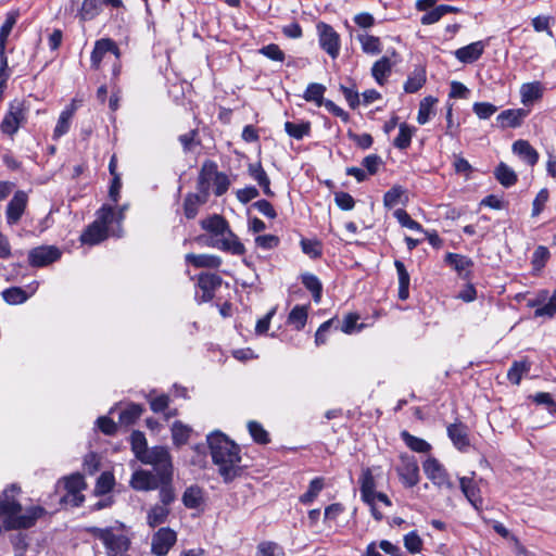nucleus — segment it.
<instances>
[{
	"label": "nucleus",
	"mask_w": 556,
	"mask_h": 556,
	"mask_svg": "<svg viewBox=\"0 0 556 556\" xmlns=\"http://www.w3.org/2000/svg\"><path fill=\"white\" fill-rule=\"evenodd\" d=\"M222 282L219 276L215 274H201L199 276V287L203 291V301H208L213 298V290Z\"/></svg>",
	"instance_id": "30"
},
{
	"label": "nucleus",
	"mask_w": 556,
	"mask_h": 556,
	"mask_svg": "<svg viewBox=\"0 0 556 556\" xmlns=\"http://www.w3.org/2000/svg\"><path fill=\"white\" fill-rule=\"evenodd\" d=\"M109 236H111V232L108 231V228H105L103 225L100 224V222L94 220L81 235L80 240L83 243L86 244H98L104 239H106Z\"/></svg>",
	"instance_id": "23"
},
{
	"label": "nucleus",
	"mask_w": 556,
	"mask_h": 556,
	"mask_svg": "<svg viewBox=\"0 0 556 556\" xmlns=\"http://www.w3.org/2000/svg\"><path fill=\"white\" fill-rule=\"evenodd\" d=\"M75 109V105L71 104L68 108L61 112L55 128L53 130V139H59L68 131L71 126V119L74 115Z\"/></svg>",
	"instance_id": "32"
},
{
	"label": "nucleus",
	"mask_w": 556,
	"mask_h": 556,
	"mask_svg": "<svg viewBox=\"0 0 556 556\" xmlns=\"http://www.w3.org/2000/svg\"><path fill=\"white\" fill-rule=\"evenodd\" d=\"M392 67L393 63L391 62L389 56H382L381 59L374 63L371 67V75L378 85H384L387 78L391 74Z\"/></svg>",
	"instance_id": "28"
},
{
	"label": "nucleus",
	"mask_w": 556,
	"mask_h": 556,
	"mask_svg": "<svg viewBox=\"0 0 556 556\" xmlns=\"http://www.w3.org/2000/svg\"><path fill=\"white\" fill-rule=\"evenodd\" d=\"M394 216L396 217L397 222L403 226L410 230L421 231L422 227L419 223L412 219V217L407 214L404 210H396L394 212Z\"/></svg>",
	"instance_id": "56"
},
{
	"label": "nucleus",
	"mask_w": 556,
	"mask_h": 556,
	"mask_svg": "<svg viewBox=\"0 0 556 556\" xmlns=\"http://www.w3.org/2000/svg\"><path fill=\"white\" fill-rule=\"evenodd\" d=\"M20 489L15 485L3 491L0 501V516H4L3 526L7 530L28 529L46 514L41 506H29L25 509L15 500Z\"/></svg>",
	"instance_id": "2"
},
{
	"label": "nucleus",
	"mask_w": 556,
	"mask_h": 556,
	"mask_svg": "<svg viewBox=\"0 0 556 556\" xmlns=\"http://www.w3.org/2000/svg\"><path fill=\"white\" fill-rule=\"evenodd\" d=\"M212 185L214 187V194L216 197H220L227 192L230 186V180L226 174L218 172Z\"/></svg>",
	"instance_id": "58"
},
{
	"label": "nucleus",
	"mask_w": 556,
	"mask_h": 556,
	"mask_svg": "<svg viewBox=\"0 0 556 556\" xmlns=\"http://www.w3.org/2000/svg\"><path fill=\"white\" fill-rule=\"evenodd\" d=\"M185 258L197 268H218L222 265V258L213 254L189 253Z\"/></svg>",
	"instance_id": "26"
},
{
	"label": "nucleus",
	"mask_w": 556,
	"mask_h": 556,
	"mask_svg": "<svg viewBox=\"0 0 556 556\" xmlns=\"http://www.w3.org/2000/svg\"><path fill=\"white\" fill-rule=\"evenodd\" d=\"M528 115V111L523 109L505 110L498 116L497 121L502 123L503 127H518L523 118Z\"/></svg>",
	"instance_id": "29"
},
{
	"label": "nucleus",
	"mask_w": 556,
	"mask_h": 556,
	"mask_svg": "<svg viewBox=\"0 0 556 556\" xmlns=\"http://www.w3.org/2000/svg\"><path fill=\"white\" fill-rule=\"evenodd\" d=\"M326 91V87L321 84L317 83H311L304 94L303 98L308 102H314L316 105L320 106L324 102V93Z\"/></svg>",
	"instance_id": "38"
},
{
	"label": "nucleus",
	"mask_w": 556,
	"mask_h": 556,
	"mask_svg": "<svg viewBox=\"0 0 556 556\" xmlns=\"http://www.w3.org/2000/svg\"><path fill=\"white\" fill-rule=\"evenodd\" d=\"M248 429L255 442L261 444H265L268 442V433L258 422L250 421L248 424Z\"/></svg>",
	"instance_id": "59"
},
{
	"label": "nucleus",
	"mask_w": 556,
	"mask_h": 556,
	"mask_svg": "<svg viewBox=\"0 0 556 556\" xmlns=\"http://www.w3.org/2000/svg\"><path fill=\"white\" fill-rule=\"evenodd\" d=\"M200 225L203 230L210 232L214 237L213 239L224 235L230 228L228 222L218 214H214L202 219Z\"/></svg>",
	"instance_id": "22"
},
{
	"label": "nucleus",
	"mask_w": 556,
	"mask_h": 556,
	"mask_svg": "<svg viewBox=\"0 0 556 556\" xmlns=\"http://www.w3.org/2000/svg\"><path fill=\"white\" fill-rule=\"evenodd\" d=\"M414 129L407 124L403 123L399 127V135L394 139V146L397 149L404 150L410 146Z\"/></svg>",
	"instance_id": "46"
},
{
	"label": "nucleus",
	"mask_w": 556,
	"mask_h": 556,
	"mask_svg": "<svg viewBox=\"0 0 556 556\" xmlns=\"http://www.w3.org/2000/svg\"><path fill=\"white\" fill-rule=\"evenodd\" d=\"M102 11L100 0H84L78 16L81 21H91L96 18Z\"/></svg>",
	"instance_id": "35"
},
{
	"label": "nucleus",
	"mask_w": 556,
	"mask_h": 556,
	"mask_svg": "<svg viewBox=\"0 0 556 556\" xmlns=\"http://www.w3.org/2000/svg\"><path fill=\"white\" fill-rule=\"evenodd\" d=\"M324 488V480L315 478L311 481L308 490L301 495L300 501L303 504H311Z\"/></svg>",
	"instance_id": "50"
},
{
	"label": "nucleus",
	"mask_w": 556,
	"mask_h": 556,
	"mask_svg": "<svg viewBox=\"0 0 556 556\" xmlns=\"http://www.w3.org/2000/svg\"><path fill=\"white\" fill-rule=\"evenodd\" d=\"M211 245L223 252L230 253L232 255H243L245 253V247L240 241L239 237L229 228L224 235L213 239Z\"/></svg>",
	"instance_id": "11"
},
{
	"label": "nucleus",
	"mask_w": 556,
	"mask_h": 556,
	"mask_svg": "<svg viewBox=\"0 0 556 556\" xmlns=\"http://www.w3.org/2000/svg\"><path fill=\"white\" fill-rule=\"evenodd\" d=\"M217 170V165L213 161H205L200 169L199 177H198V190L200 192H205L207 195H210V189L211 185L213 184Z\"/></svg>",
	"instance_id": "20"
},
{
	"label": "nucleus",
	"mask_w": 556,
	"mask_h": 556,
	"mask_svg": "<svg viewBox=\"0 0 556 556\" xmlns=\"http://www.w3.org/2000/svg\"><path fill=\"white\" fill-rule=\"evenodd\" d=\"M424 471L427 478L438 488L453 489L454 484L445 468L434 457H428L424 464Z\"/></svg>",
	"instance_id": "8"
},
{
	"label": "nucleus",
	"mask_w": 556,
	"mask_h": 556,
	"mask_svg": "<svg viewBox=\"0 0 556 556\" xmlns=\"http://www.w3.org/2000/svg\"><path fill=\"white\" fill-rule=\"evenodd\" d=\"M279 242V238L275 235H261L255 238V244L263 250L275 249Z\"/></svg>",
	"instance_id": "62"
},
{
	"label": "nucleus",
	"mask_w": 556,
	"mask_h": 556,
	"mask_svg": "<svg viewBox=\"0 0 556 556\" xmlns=\"http://www.w3.org/2000/svg\"><path fill=\"white\" fill-rule=\"evenodd\" d=\"M435 103L437 99L432 97H426L424 100L420 101L417 115V122L420 125L426 124L430 119Z\"/></svg>",
	"instance_id": "47"
},
{
	"label": "nucleus",
	"mask_w": 556,
	"mask_h": 556,
	"mask_svg": "<svg viewBox=\"0 0 556 556\" xmlns=\"http://www.w3.org/2000/svg\"><path fill=\"white\" fill-rule=\"evenodd\" d=\"M67 493H79L86 489L87 484L80 473H73L63 479Z\"/></svg>",
	"instance_id": "49"
},
{
	"label": "nucleus",
	"mask_w": 556,
	"mask_h": 556,
	"mask_svg": "<svg viewBox=\"0 0 556 556\" xmlns=\"http://www.w3.org/2000/svg\"><path fill=\"white\" fill-rule=\"evenodd\" d=\"M212 460L225 482L232 481L241 472L240 447L219 431L207 435Z\"/></svg>",
	"instance_id": "1"
},
{
	"label": "nucleus",
	"mask_w": 556,
	"mask_h": 556,
	"mask_svg": "<svg viewBox=\"0 0 556 556\" xmlns=\"http://www.w3.org/2000/svg\"><path fill=\"white\" fill-rule=\"evenodd\" d=\"M18 14L10 12L7 14V18L3 25L0 27V50H5L7 39L16 24Z\"/></svg>",
	"instance_id": "48"
},
{
	"label": "nucleus",
	"mask_w": 556,
	"mask_h": 556,
	"mask_svg": "<svg viewBox=\"0 0 556 556\" xmlns=\"http://www.w3.org/2000/svg\"><path fill=\"white\" fill-rule=\"evenodd\" d=\"M319 45L332 59H336L340 52V36L332 26L320 22L316 26Z\"/></svg>",
	"instance_id": "9"
},
{
	"label": "nucleus",
	"mask_w": 556,
	"mask_h": 556,
	"mask_svg": "<svg viewBox=\"0 0 556 556\" xmlns=\"http://www.w3.org/2000/svg\"><path fill=\"white\" fill-rule=\"evenodd\" d=\"M127 205H123L117 212L109 205H103L97 214V222H100L113 237H121V224L125 217Z\"/></svg>",
	"instance_id": "6"
},
{
	"label": "nucleus",
	"mask_w": 556,
	"mask_h": 556,
	"mask_svg": "<svg viewBox=\"0 0 556 556\" xmlns=\"http://www.w3.org/2000/svg\"><path fill=\"white\" fill-rule=\"evenodd\" d=\"M130 443L131 450L138 459L149 450L147 447L146 437L140 431H134L131 433Z\"/></svg>",
	"instance_id": "51"
},
{
	"label": "nucleus",
	"mask_w": 556,
	"mask_h": 556,
	"mask_svg": "<svg viewBox=\"0 0 556 556\" xmlns=\"http://www.w3.org/2000/svg\"><path fill=\"white\" fill-rule=\"evenodd\" d=\"M169 508L165 505L155 504L147 515V522L151 528H155L167 520Z\"/></svg>",
	"instance_id": "33"
},
{
	"label": "nucleus",
	"mask_w": 556,
	"mask_h": 556,
	"mask_svg": "<svg viewBox=\"0 0 556 556\" xmlns=\"http://www.w3.org/2000/svg\"><path fill=\"white\" fill-rule=\"evenodd\" d=\"M544 93V86L541 81L525 83L520 87V101L523 105H531L539 101Z\"/></svg>",
	"instance_id": "21"
},
{
	"label": "nucleus",
	"mask_w": 556,
	"mask_h": 556,
	"mask_svg": "<svg viewBox=\"0 0 556 556\" xmlns=\"http://www.w3.org/2000/svg\"><path fill=\"white\" fill-rule=\"evenodd\" d=\"M425 81V72L422 70L415 71L414 74L406 80L404 89L409 93L416 92L424 86Z\"/></svg>",
	"instance_id": "52"
},
{
	"label": "nucleus",
	"mask_w": 556,
	"mask_h": 556,
	"mask_svg": "<svg viewBox=\"0 0 556 556\" xmlns=\"http://www.w3.org/2000/svg\"><path fill=\"white\" fill-rule=\"evenodd\" d=\"M307 320V306L296 305L292 308L288 316V323L296 330L304 328Z\"/></svg>",
	"instance_id": "40"
},
{
	"label": "nucleus",
	"mask_w": 556,
	"mask_h": 556,
	"mask_svg": "<svg viewBox=\"0 0 556 556\" xmlns=\"http://www.w3.org/2000/svg\"><path fill=\"white\" fill-rule=\"evenodd\" d=\"M494 175L500 184L506 188L511 187L517 181V175L513 168L505 163H500L494 170Z\"/></svg>",
	"instance_id": "36"
},
{
	"label": "nucleus",
	"mask_w": 556,
	"mask_h": 556,
	"mask_svg": "<svg viewBox=\"0 0 556 556\" xmlns=\"http://www.w3.org/2000/svg\"><path fill=\"white\" fill-rule=\"evenodd\" d=\"M161 478L159 473H153L149 470H137L132 473L130 485L137 491H151L160 486Z\"/></svg>",
	"instance_id": "14"
},
{
	"label": "nucleus",
	"mask_w": 556,
	"mask_h": 556,
	"mask_svg": "<svg viewBox=\"0 0 556 556\" xmlns=\"http://www.w3.org/2000/svg\"><path fill=\"white\" fill-rule=\"evenodd\" d=\"M401 438L405 444L416 453H428L431 450V445L424 439L417 438L407 431L401 432Z\"/></svg>",
	"instance_id": "37"
},
{
	"label": "nucleus",
	"mask_w": 556,
	"mask_h": 556,
	"mask_svg": "<svg viewBox=\"0 0 556 556\" xmlns=\"http://www.w3.org/2000/svg\"><path fill=\"white\" fill-rule=\"evenodd\" d=\"M115 479L113 473H111L110 471H104L100 475V477L97 480L94 493L97 495H104L113 489Z\"/></svg>",
	"instance_id": "45"
},
{
	"label": "nucleus",
	"mask_w": 556,
	"mask_h": 556,
	"mask_svg": "<svg viewBox=\"0 0 556 556\" xmlns=\"http://www.w3.org/2000/svg\"><path fill=\"white\" fill-rule=\"evenodd\" d=\"M513 152L531 166L535 165L539 161L538 151L527 140L520 139L515 141L513 143Z\"/></svg>",
	"instance_id": "24"
},
{
	"label": "nucleus",
	"mask_w": 556,
	"mask_h": 556,
	"mask_svg": "<svg viewBox=\"0 0 556 556\" xmlns=\"http://www.w3.org/2000/svg\"><path fill=\"white\" fill-rule=\"evenodd\" d=\"M142 414V408L138 404H131L119 414V421L124 425L134 424Z\"/></svg>",
	"instance_id": "53"
},
{
	"label": "nucleus",
	"mask_w": 556,
	"mask_h": 556,
	"mask_svg": "<svg viewBox=\"0 0 556 556\" xmlns=\"http://www.w3.org/2000/svg\"><path fill=\"white\" fill-rule=\"evenodd\" d=\"M29 105L24 100L10 102L7 113L0 123V131L13 138L18 129L27 122Z\"/></svg>",
	"instance_id": "4"
},
{
	"label": "nucleus",
	"mask_w": 556,
	"mask_h": 556,
	"mask_svg": "<svg viewBox=\"0 0 556 556\" xmlns=\"http://www.w3.org/2000/svg\"><path fill=\"white\" fill-rule=\"evenodd\" d=\"M357 39L362 46L363 52L377 55L382 51V45L379 37L369 34H359Z\"/></svg>",
	"instance_id": "34"
},
{
	"label": "nucleus",
	"mask_w": 556,
	"mask_h": 556,
	"mask_svg": "<svg viewBox=\"0 0 556 556\" xmlns=\"http://www.w3.org/2000/svg\"><path fill=\"white\" fill-rule=\"evenodd\" d=\"M400 465L396 467V471L400 479L405 488L415 486L419 480V466L415 457L409 455H401Z\"/></svg>",
	"instance_id": "10"
},
{
	"label": "nucleus",
	"mask_w": 556,
	"mask_h": 556,
	"mask_svg": "<svg viewBox=\"0 0 556 556\" xmlns=\"http://www.w3.org/2000/svg\"><path fill=\"white\" fill-rule=\"evenodd\" d=\"M208 199L207 193H189L185 198L184 211L187 218H194L198 214L199 207L203 205Z\"/></svg>",
	"instance_id": "27"
},
{
	"label": "nucleus",
	"mask_w": 556,
	"mask_h": 556,
	"mask_svg": "<svg viewBox=\"0 0 556 556\" xmlns=\"http://www.w3.org/2000/svg\"><path fill=\"white\" fill-rule=\"evenodd\" d=\"M139 460L146 465H151L159 473L161 481L173 480V463L168 450L164 446H153L149 448Z\"/></svg>",
	"instance_id": "5"
},
{
	"label": "nucleus",
	"mask_w": 556,
	"mask_h": 556,
	"mask_svg": "<svg viewBox=\"0 0 556 556\" xmlns=\"http://www.w3.org/2000/svg\"><path fill=\"white\" fill-rule=\"evenodd\" d=\"M190 428L180 421L174 422L172 427L173 441L177 445L185 444L189 439Z\"/></svg>",
	"instance_id": "54"
},
{
	"label": "nucleus",
	"mask_w": 556,
	"mask_h": 556,
	"mask_svg": "<svg viewBox=\"0 0 556 556\" xmlns=\"http://www.w3.org/2000/svg\"><path fill=\"white\" fill-rule=\"evenodd\" d=\"M176 532L169 528H161L152 538V553L156 556H165L176 543Z\"/></svg>",
	"instance_id": "13"
},
{
	"label": "nucleus",
	"mask_w": 556,
	"mask_h": 556,
	"mask_svg": "<svg viewBox=\"0 0 556 556\" xmlns=\"http://www.w3.org/2000/svg\"><path fill=\"white\" fill-rule=\"evenodd\" d=\"M257 556H285V552L277 543L262 542L257 546Z\"/></svg>",
	"instance_id": "55"
},
{
	"label": "nucleus",
	"mask_w": 556,
	"mask_h": 556,
	"mask_svg": "<svg viewBox=\"0 0 556 556\" xmlns=\"http://www.w3.org/2000/svg\"><path fill=\"white\" fill-rule=\"evenodd\" d=\"M302 283L312 292L314 301L318 303L321 299L323 290L319 279L313 274H305L302 276Z\"/></svg>",
	"instance_id": "44"
},
{
	"label": "nucleus",
	"mask_w": 556,
	"mask_h": 556,
	"mask_svg": "<svg viewBox=\"0 0 556 556\" xmlns=\"http://www.w3.org/2000/svg\"><path fill=\"white\" fill-rule=\"evenodd\" d=\"M445 263L448 264L457 273L458 277L464 280H469L473 262L471 258L456 253H447Z\"/></svg>",
	"instance_id": "17"
},
{
	"label": "nucleus",
	"mask_w": 556,
	"mask_h": 556,
	"mask_svg": "<svg viewBox=\"0 0 556 556\" xmlns=\"http://www.w3.org/2000/svg\"><path fill=\"white\" fill-rule=\"evenodd\" d=\"M472 476H475V472H472ZM459 488L472 507L479 509L482 506L481 491L473 477H460Z\"/></svg>",
	"instance_id": "16"
},
{
	"label": "nucleus",
	"mask_w": 556,
	"mask_h": 556,
	"mask_svg": "<svg viewBox=\"0 0 556 556\" xmlns=\"http://www.w3.org/2000/svg\"><path fill=\"white\" fill-rule=\"evenodd\" d=\"M160 505H165L166 507L169 506V504L175 500V493L172 488V480H168L167 482L161 481L160 482Z\"/></svg>",
	"instance_id": "57"
},
{
	"label": "nucleus",
	"mask_w": 556,
	"mask_h": 556,
	"mask_svg": "<svg viewBox=\"0 0 556 556\" xmlns=\"http://www.w3.org/2000/svg\"><path fill=\"white\" fill-rule=\"evenodd\" d=\"M403 189L399 186L392 187L383 197V203L387 207L391 208L400 203Z\"/></svg>",
	"instance_id": "63"
},
{
	"label": "nucleus",
	"mask_w": 556,
	"mask_h": 556,
	"mask_svg": "<svg viewBox=\"0 0 556 556\" xmlns=\"http://www.w3.org/2000/svg\"><path fill=\"white\" fill-rule=\"evenodd\" d=\"M361 494L363 501L370 506L371 514L377 520L383 518V513L376 507L375 479L369 468H365L359 477Z\"/></svg>",
	"instance_id": "7"
},
{
	"label": "nucleus",
	"mask_w": 556,
	"mask_h": 556,
	"mask_svg": "<svg viewBox=\"0 0 556 556\" xmlns=\"http://www.w3.org/2000/svg\"><path fill=\"white\" fill-rule=\"evenodd\" d=\"M28 203V195L25 191L18 190L7 205L5 218L9 226L20 222Z\"/></svg>",
	"instance_id": "12"
},
{
	"label": "nucleus",
	"mask_w": 556,
	"mask_h": 556,
	"mask_svg": "<svg viewBox=\"0 0 556 556\" xmlns=\"http://www.w3.org/2000/svg\"><path fill=\"white\" fill-rule=\"evenodd\" d=\"M448 438L459 451H464L469 446L468 430L462 424H452L447 427Z\"/></svg>",
	"instance_id": "25"
},
{
	"label": "nucleus",
	"mask_w": 556,
	"mask_h": 556,
	"mask_svg": "<svg viewBox=\"0 0 556 556\" xmlns=\"http://www.w3.org/2000/svg\"><path fill=\"white\" fill-rule=\"evenodd\" d=\"M549 258V251L546 247L539 245L532 255V265L535 269H541L545 266Z\"/></svg>",
	"instance_id": "61"
},
{
	"label": "nucleus",
	"mask_w": 556,
	"mask_h": 556,
	"mask_svg": "<svg viewBox=\"0 0 556 556\" xmlns=\"http://www.w3.org/2000/svg\"><path fill=\"white\" fill-rule=\"evenodd\" d=\"M89 532L102 541L109 556H124L130 546L129 538L114 528H90Z\"/></svg>",
	"instance_id": "3"
},
{
	"label": "nucleus",
	"mask_w": 556,
	"mask_h": 556,
	"mask_svg": "<svg viewBox=\"0 0 556 556\" xmlns=\"http://www.w3.org/2000/svg\"><path fill=\"white\" fill-rule=\"evenodd\" d=\"M404 545L408 552L416 554L421 551L422 540L415 531H412L404 536Z\"/></svg>",
	"instance_id": "60"
},
{
	"label": "nucleus",
	"mask_w": 556,
	"mask_h": 556,
	"mask_svg": "<svg viewBox=\"0 0 556 556\" xmlns=\"http://www.w3.org/2000/svg\"><path fill=\"white\" fill-rule=\"evenodd\" d=\"M285 130L290 137L296 139V140H301L305 136L309 135L311 124H309V122H302L299 124L292 123V122H286Z\"/></svg>",
	"instance_id": "41"
},
{
	"label": "nucleus",
	"mask_w": 556,
	"mask_h": 556,
	"mask_svg": "<svg viewBox=\"0 0 556 556\" xmlns=\"http://www.w3.org/2000/svg\"><path fill=\"white\" fill-rule=\"evenodd\" d=\"M202 491L198 486L188 488L182 495V503L187 508H198L202 503Z\"/></svg>",
	"instance_id": "43"
},
{
	"label": "nucleus",
	"mask_w": 556,
	"mask_h": 556,
	"mask_svg": "<svg viewBox=\"0 0 556 556\" xmlns=\"http://www.w3.org/2000/svg\"><path fill=\"white\" fill-rule=\"evenodd\" d=\"M109 52L114 54L116 58L118 56L119 51L115 42L109 38L98 40L91 53L92 67L98 68L105 54Z\"/></svg>",
	"instance_id": "19"
},
{
	"label": "nucleus",
	"mask_w": 556,
	"mask_h": 556,
	"mask_svg": "<svg viewBox=\"0 0 556 556\" xmlns=\"http://www.w3.org/2000/svg\"><path fill=\"white\" fill-rule=\"evenodd\" d=\"M30 294L26 293L25 290L18 287L8 288L2 291L3 300L11 305L24 303Z\"/></svg>",
	"instance_id": "42"
},
{
	"label": "nucleus",
	"mask_w": 556,
	"mask_h": 556,
	"mask_svg": "<svg viewBox=\"0 0 556 556\" xmlns=\"http://www.w3.org/2000/svg\"><path fill=\"white\" fill-rule=\"evenodd\" d=\"M555 313H556V290L554 291V294L548 299V302L545 305L538 307L535 309L534 315L536 317H541V316L552 317V316H554Z\"/></svg>",
	"instance_id": "64"
},
{
	"label": "nucleus",
	"mask_w": 556,
	"mask_h": 556,
	"mask_svg": "<svg viewBox=\"0 0 556 556\" xmlns=\"http://www.w3.org/2000/svg\"><path fill=\"white\" fill-rule=\"evenodd\" d=\"M485 46L486 45L484 41H481V40L475 41L465 47L457 49L454 52V55L462 63H465V64L473 63L477 60H479L480 56L483 54Z\"/></svg>",
	"instance_id": "18"
},
{
	"label": "nucleus",
	"mask_w": 556,
	"mask_h": 556,
	"mask_svg": "<svg viewBox=\"0 0 556 556\" xmlns=\"http://www.w3.org/2000/svg\"><path fill=\"white\" fill-rule=\"evenodd\" d=\"M530 370V363L527 359L514 362L507 372L508 380L514 384H519L522 376Z\"/></svg>",
	"instance_id": "39"
},
{
	"label": "nucleus",
	"mask_w": 556,
	"mask_h": 556,
	"mask_svg": "<svg viewBox=\"0 0 556 556\" xmlns=\"http://www.w3.org/2000/svg\"><path fill=\"white\" fill-rule=\"evenodd\" d=\"M60 256V251L54 247H38L29 252L28 260L31 266L42 267L55 262Z\"/></svg>",
	"instance_id": "15"
},
{
	"label": "nucleus",
	"mask_w": 556,
	"mask_h": 556,
	"mask_svg": "<svg viewBox=\"0 0 556 556\" xmlns=\"http://www.w3.org/2000/svg\"><path fill=\"white\" fill-rule=\"evenodd\" d=\"M248 170L250 176L260 185V187L263 188V192L266 195H274V192L270 189L269 178L266 172L263 169L261 163L250 164Z\"/></svg>",
	"instance_id": "31"
}]
</instances>
